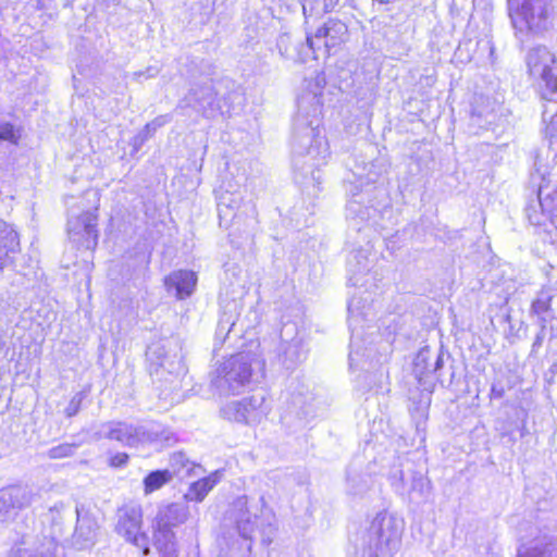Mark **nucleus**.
Wrapping results in <instances>:
<instances>
[{
	"instance_id": "49530a36",
	"label": "nucleus",
	"mask_w": 557,
	"mask_h": 557,
	"mask_svg": "<svg viewBox=\"0 0 557 557\" xmlns=\"http://www.w3.org/2000/svg\"><path fill=\"white\" fill-rule=\"evenodd\" d=\"M85 397H86V394L84 392H78L72 397L69 405L64 409V413L67 418H72L78 413V411L81 410L82 403L85 399Z\"/></svg>"
},
{
	"instance_id": "e2e57ef3",
	"label": "nucleus",
	"mask_w": 557,
	"mask_h": 557,
	"mask_svg": "<svg viewBox=\"0 0 557 557\" xmlns=\"http://www.w3.org/2000/svg\"><path fill=\"white\" fill-rule=\"evenodd\" d=\"M549 372L555 375L557 373V362L553 363L549 368Z\"/></svg>"
},
{
	"instance_id": "9d476101",
	"label": "nucleus",
	"mask_w": 557,
	"mask_h": 557,
	"mask_svg": "<svg viewBox=\"0 0 557 557\" xmlns=\"http://www.w3.org/2000/svg\"><path fill=\"white\" fill-rule=\"evenodd\" d=\"M281 343L277 348L278 362L287 370L295 369L307 357L304 339L298 336V326L295 322L283 324L280 334Z\"/></svg>"
},
{
	"instance_id": "79ce46f5",
	"label": "nucleus",
	"mask_w": 557,
	"mask_h": 557,
	"mask_svg": "<svg viewBox=\"0 0 557 557\" xmlns=\"http://www.w3.org/2000/svg\"><path fill=\"white\" fill-rule=\"evenodd\" d=\"M21 139V129L11 122L0 123V141L17 145Z\"/></svg>"
},
{
	"instance_id": "864d4df0",
	"label": "nucleus",
	"mask_w": 557,
	"mask_h": 557,
	"mask_svg": "<svg viewBox=\"0 0 557 557\" xmlns=\"http://www.w3.org/2000/svg\"><path fill=\"white\" fill-rule=\"evenodd\" d=\"M245 36L247 37L246 44L247 45H253V41L259 38V29L253 26H247L245 28Z\"/></svg>"
},
{
	"instance_id": "39448f33",
	"label": "nucleus",
	"mask_w": 557,
	"mask_h": 557,
	"mask_svg": "<svg viewBox=\"0 0 557 557\" xmlns=\"http://www.w3.org/2000/svg\"><path fill=\"white\" fill-rule=\"evenodd\" d=\"M261 362L250 352H239L226 359L216 370L212 385L221 396L239 394L251 381Z\"/></svg>"
},
{
	"instance_id": "bb28decb",
	"label": "nucleus",
	"mask_w": 557,
	"mask_h": 557,
	"mask_svg": "<svg viewBox=\"0 0 557 557\" xmlns=\"http://www.w3.org/2000/svg\"><path fill=\"white\" fill-rule=\"evenodd\" d=\"M326 38V42L332 49L346 41L348 37V28L346 24L339 20L330 18L321 27L318 28V40L322 37Z\"/></svg>"
},
{
	"instance_id": "bf43d9fd",
	"label": "nucleus",
	"mask_w": 557,
	"mask_h": 557,
	"mask_svg": "<svg viewBox=\"0 0 557 557\" xmlns=\"http://www.w3.org/2000/svg\"><path fill=\"white\" fill-rule=\"evenodd\" d=\"M64 508V505L62 503L60 504H55L51 509H50V512L52 515V520L54 521L55 517H54V512H60L61 509Z\"/></svg>"
},
{
	"instance_id": "dca6fc26",
	"label": "nucleus",
	"mask_w": 557,
	"mask_h": 557,
	"mask_svg": "<svg viewBox=\"0 0 557 557\" xmlns=\"http://www.w3.org/2000/svg\"><path fill=\"white\" fill-rule=\"evenodd\" d=\"M53 537L25 534L10 550L9 557H58Z\"/></svg>"
},
{
	"instance_id": "1a4fd4ad",
	"label": "nucleus",
	"mask_w": 557,
	"mask_h": 557,
	"mask_svg": "<svg viewBox=\"0 0 557 557\" xmlns=\"http://www.w3.org/2000/svg\"><path fill=\"white\" fill-rule=\"evenodd\" d=\"M143 511L140 506H124L117 511L115 531L127 542L140 548L144 556L150 554L149 537L141 530Z\"/></svg>"
},
{
	"instance_id": "f8f14e48",
	"label": "nucleus",
	"mask_w": 557,
	"mask_h": 557,
	"mask_svg": "<svg viewBox=\"0 0 557 557\" xmlns=\"http://www.w3.org/2000/svg\"><path fill=\"white\" fill-rule=\"evenodd\" d=\"M37 494L27 485H11L0 490V523L7 522L17 510L33 504Z\"/></svg>"
},
{
	"instance_id": "a878e982",
	"label": "nucleus",
	"mask_w": 557,
	"mask_h": 557,
	"mask_svg": "<svg viewBox=\"0 0 557 557\" xmlns=\"http://www.w3.org/2000/svg\"><path fill=\"white\" fill-rule=\"evenodd\" d=\"M176 441L177 437L175 433L158 422L143 424V445L159 444L162 446H171Z\"/></svg>"
},
{
	"instance_id": "4d7b16f0",
	"label": "nucleus",
	"mask_w": 557,
	"mask_h": 557,
	"mask_svg": "<svg viewBox=\"0 0 557 557\" xmlns=\"http://www.w3.org/2000/svg\"><path fill=\"white\" fill-rule=\"evenodd\" d=\"M505 391L503 386L492 385L491 395L494 398L500 399L504 397Z\"/></svg>"
},
{
	"instance_id": "4468645a",
	"label": "nucleus",
	"mask_w": 557,
	"mask_h": 557,
	"mask_svg": "<svg viewBox=\"0 0 557 557\" xmlns=\"http://www.w3.org/2000/svg\"><path fill=\"white\" fill-rule=\"evenodd\" d=\"M67 232L73 242L85 249L94 250L98 245L97 215L90 211L71 218L67 221Z\"/></svg>"
},
{
	"instance_id": "052dcab7",
	"label": "nucleus",
	"mask_w": 557,
	"mask_h": 557,
	"mask_svg": "<svg viewBox=\"0 0 557 557\" xmlns=\"http://www.w3.org/2000/svg\"><path fill=\"white\" fill-rule=\"evenodd\" d=\"M518 430H519V433H520V437H524L527 434H529V430L525 425V422H522L519 426H518Z\"/></svg>"
},
{
	"instance_id": "aec40b11",
	"label": "nucleus",
	"mask_w": 557,
	"mask_h": 557,
	"mask_svg": "<svg viewBox=\"0 0 557 557\" xmlns=\"http://www.w3.org/2000/svg\"><path fill=\"white\" fill-rule=\"evenodd\" d=\"M188 517L189 508L186 503H171L159 506L152 524L173 530L185 523Z\"/></svg>"
},
{
	"instance_id": "72a5a7b5",
	"label": "nucleus",
	"mask_w": 557,
	"mask_h": 557,
	"mask_svg": "<svg viewBox=\"0 0 557 557\" xmlns=\"http://www.w3.org/2000/svg\"><path fill=\"white\" fill-rule=\"evenodd\" d=\"M188 74L191 79L203 78V81L214 79L216 74L215 64L209 59H194L189 63Z\"/></svg>"
},
{
	"instance_id": "6ab92c4d",
	"label": "nucleus",
	"mask_w": 557,
	"mask_h": 557,
	"mask_svg": "<svg viewBox=\"0 0 557 557\" xmlns=\"http://www.w3.org/2000/svg\"><path fill=\"white\" fill-rule=\"evenodd\" d=\"M230 515L235 522L238 534L243 539L251 540L256 529L257 513L250 511L246 495L239 496L233 502Z\"/></svg>"
},
{
	"instance_id": "de8ad7c7",
	"label": "nucleus",
	"mask_w": 557,
	"mask_h": 557,
	"mask_svg": "<svg viewBox=\"0 0 557 557\" xmlns=\"http://www.w3.org/2000/svg\"><path fill=\"white\" fill-rule=\"evenodd\" d=\"M52 2V0H28L26 9L28 12L50 11L53 9Z\"/></svg>"
},
{
	"instance_id": "4c0bfd02",
	"label": "nucleus",
	"mask_w": 557,
	"mask_h": 557,
	"mask_svg": "<svg viewBox=\"0 0 557 557\" xmlns=\"http://www.w3.org/2000/svg\"><path fill=\"white\" fill-rule=\"evenodd\" d=\"M349 272L355 276L358 274L366 273L370 270V261L367 256V251L362 249L354 250L347 261Z\"/></svg>"
},
{
	"instance_id": "423d86ee",
	"label": "nucleus",
	"mask_w": 557,
	"mask_h": 557,
	"mask_svg": "<svg viewBox=\"0 0 557 557\" xmlns=\"http://www.w3.org/2000/svg\"><path fill=\"white\" fill-rule=\"evenodd\" d=\"M146 355L150 362V374L160 381L177 379L187 371L182 354V343L176 336L151 344Z\"/></svg>"
},
{
	"instance_id": "b1692460",
	"label": "nucleus",
	"mask_w": 557,
	"mask_h": 557,
	"mask_svg": "<svg viewBox=\"0 0 557 557\" xmlns=\"http://www.w3.org/2000/svg\"><path fill=\"white\" fill-rule=\"evenodd\" d=\"M362 196L355 194L352 199L346 206V219L349 227L356 232H361L368 227V222L375 212L373 207L362 205Z\"/></svg>"
},
{
	"instance_id": "338daca9",
	"label": "nucleus",
	"mask_w": 557,
	"mask_h": 557,
	"mask_svg": "<svg viewBox=\"0 0 557 557\" xmlns=\"http://www.w3.org/2000/svg\"><path fill=\"white\" fill-rule=\"evenodd\" d=\"M349 282H351L352 285H357L358 284V280L354 281V276L349 277Z\"/></svg>"
},
{
	"instance_id": "680f3d73",
	"label": "nucleus",
	"mask_w": 557,
	"mask_h": 557,
	"mask_svg": "<svg viewBox=\"0 0 557 557\" xmlns=\"http://www.w3.org/2000/svg\"><path fill=\"white\" fill-rule=\"evenodd\" d=\"M329 12L333 11L339 3V0H325Z\"/></svg>"
},
{
	"instance_id": "473e14b6",
	"label": "nucleus",
	"mask_w": 557,
	"mask_h": 557,
	"mask_svg": "<svg viewBox=\"0 0 557 557\" xmlns=\"http://www.w3.org/2000/svg\"><path fill=\"white\" fill-rule=\"evenodd\" d=\"M301 41H294L287 33L281 34L276 39V48L282 58L301 62Z\"/></svg>"
},
{
	"instance_id": "0eeeda50",
	"label": "nucleus",
	"mask_w": 557,
	"mask_h": 557,
	"mask_svg": "<svg viewBox=\"0 0 557 557\" xmlns=\"http://www.w3.org/2000/svg\"><path fill=\"white\" fill-rule=\"evenodd\" d=\"M524 62L528 74L539 82L542 97L557 101V55L546 46L537 45L528 50Z\"/></svg>"
},
{
	"instance_id": "09e8293b",
	"label": "nucleus",
	"mask_w": 557,
	"mask_h": 557,
	"mask_svg": "<svg viewBox=\"0 0 557 557\" xmlns=\"http://www.w3.org/2000/svg\"><path fill=\"white\" fill-rule=\"evenodd\" d=\"M444 351L440 349L437 354H433L435 360L432 362V375L435 381H438L442 385H444V382L441 380L440 370L444 366Z\"/></svg>"
},
{
	"instance_id": "a19ab883",
	"label": "nucleus",
	"mask_w": 557,
	"mask_h": 557,
	"mask_svg": "<svg viewBox=\"0 0 557 557\" xmlns=\"http://www.w3.org/2000/svg\"><path fill=\"white\" fill-rule=\"evenodd\" d=\"M543 198L544 210H547L549 220L552 224H554L556 227L555 243L557 244V187L554 190L546 194L543 191Z\"/></svg>"
},
{
	"instance_id": "7c9ffc66",
	"label": "nucleus",
	"mask_w": 557,
	"mask_h": 557,
	"mask_svg": "<svg viewBox=\"0 0 557 557\" xmlns=\"http://www.w3.org/2000/svg\"><path fill=\"white\" fill-rule=\"evenodd\" d=\"M524 213L532 225H543L549 219L547 210H544L543 187H540L537 195L528 201Z\"/></svg>"
},
{
	"instance_id": "a211bd4d",
	"label": "nucleus",
	"mask_w": 557,
	"mask_h": 557,
	"mask_svg": "<svg viewBox=\"0 0 557 557\" xmlns=\"http://www.w3.org/2000/svg\"><path fill=\"white\" fill-rule=\"evenodd\" d=\"M516 557H557V540L547 530H539L529 544L518 549Z\"/></svg>"
},
{
	"instance_id": "9b49d317",
	"label": "nucleus",
	"mask_w": 557,
	"mask_h": 557,
	"mask_svg": "<svg viewBox=\"0 0 557 557\" xmlns=\"http://www.w3.org/2000/svg\"><path fill=\"white\" fill-rule=\"evenodd\" d=\"M223 416L236 422L247 424L258 423L267 416L265 396L263 393H256L238 401H231L222 409Z\"/></svg>"
},
{
	"instance_id": "cd10ccee",
	"label": "nucleus",
	"mask_w": 557,
	"mask_h": 557,
	"mask_svg": "<svg viewBox=\"0 0 557 557\" xmlns=\"http://www.w3.org/2000/svg\"><path fill=\"white\" fill-rule=\"evenodd\" d=\"M318 30L313 35H307L306 42L300 46L301 62L305 63L309 59H319L320 53L327 57L332 53V48L323 36L318 40Z\"/></svg>"
},
{
	"instance_id": "5701e85b",
	"label": "nucleus",
	"mask_w": 557,
	"mask_h": 557,
	"mask_svg": "<svg viewBox=\"0 0 557 557\" xmlns=\"http://www.w3.org/2000/svg\"><path fill=\"white\" fill-rule=\"evenodd\" d=\"M237 319L236 304H228L222 311L216 325L215 348L222 346L232 335L236 338L242 336L243 327L237 329Z\"/></svg>"
},
{
	"instance_id": "e433bc0d",
	"label": "nucleus",
	"mask_w": 557,
	"mask_h": 557,
	"mask_svg": "<svg viewBox=\"0 0 557 557\" xmlns=\"http://www.w3.org/2000/svg\"><path fill=\"white\" fill-rule=\"evenodd\" d=\"M214 481L210 478L200 479L194 482L188 492L185 494V498L187 500L202 502L206 495L212 490L214 486Z\"/></svg>"
},
{
	"instance_id": "ddd939ff",
	"label": "nucleus",
	"mask_w": 557,
	"mask_h": 557,
	"mask_svg": "<svg viewBox=\"0 0 557 557\" xmlns=\"http://www.w3.org/2000/svg\"><path fill=\"white\" fill-rule=\"evenodd\" d=\"M531 314L537 317V323L549 327V339L557 337V290L553 287H543L533 299Z\"/></svg>"
},
{
	"instance_id": "8fccbe9b",
	"label": "nucleus",
	"mask_w": 557,
	"mask_h": 557,
	"mask_svg": "<svg viewBox=\"0 0 557 557\" xmlns=\"http://www.w3.org/2000/svg\"><path fill=\"white\" fill-rule=\"evenodd\" d=\"M152 129L147 131V124L145 127L133 138L132 145L135 150H138L153 135Z\"/></svg>"
},
{
	"instance_id": "6e6d98bb",
	"label": "nucleus",
	"mask_w": 557,
	"mask_h": 557,
	"mask_svg": "<svg viewBox=\"0 0 557 557\" xmlns=\"http://www.w3.org/2000/svg\"><path fill=\"white\" fill-rule=\"evenodd\" d=\"M547 131L552 137H557V112L553 116L550 124L547 127Z\"/></svg>"
},
{
	"instance_id": "393cba45",
	"label": "nucleus",
	"mask_w": 557,
	"mask_h": 557,
	"mask_svg": "<svg viewBox=\"0 0 557 557\" xmlns=\"http://www.w3.org/2000/svg\"><path fill=\"white\" fill-rule=\"evenodd\" d=\"M152 542L161 557H178L176 535L173 530L152 524Z\"/></svg>"
},
{
	"instance_id": "c756f323",
	"label": "nucleus",
	"mask_w": 557,
	"mask_h": 557,
	"mask_svg": "<svg viewBox=\"0 0 557 557\" xmlns=\"http://www.w3.org/2000/svg\"><path fill=\"white\" fill-rule=\"evenodd\" d=\"M216 207L220 220H230L235 216V210L240 207L242 196L228 190H221L216 196Z\"/></svg>"
},
{
	"instance_id": "69168bd1",
	"label": "nucleus",
	"mask_w": 557,
	"mask_h": 557,
	"mask_svg": "<svg viewBox=\"0 0 557 557\" xmlns=\"http://www.w3.org/2000/svg\"><path fill=\"white\" fill-rule=\"evenodd\" d=\"M259 503L261 506H264L265 505V500H264V497L263 496H260L259 497Z\"/></svg>"
},
{
	"instance_id": "7ed1b4c3",
	"label": "nucleus",
	"mask_w": 557,
	"mask_h": 557,
	"mask_svg": "<svg viewBox=\"0 0 557 557\" xmlns=\"http://www.w3.org/2000/svg\"><path fill=\"white\" fill-rule=\"evenodd\" d=\"M507 11L515 37L522 46L548 32L553 0H507Z\"/></svg>"
},
{
	"instance_id": "20e7f679",
	"label": "nucleus",
	"mask_w": 557,
	"mask_h": 557,
	"mask_svg": "<svg viewBox=\"0 0 557 557\" xmlns=\"http://www.w3.org/2000/svg\"><path fill=\"white\" fill-rule=\"evenodd\" d=\"M404 522L387 512L371 521L363 537L366 557H393L400 548Z\"/></svg>"
},
{
	"instance_id": "774afa93",
	"label": "nucleus",
	"mask_w": 557,
	"mask_h": 557,
	"mask_svg": "<svg viewBox=\"0 0 557 557\" xmlns=\"http://www.w3.org/2000/svg\"><path fill=\"white\" fill-rule=\"evenodd\" d=\"M3 348H4V345L3 343L0 341V356L2 355L3 352Z\"/></svg>"
},
{
	"instance_id": "c85d7f7f",
	"label": "nucleus",
	"mask_w": 557,
	"mask_h": 557,
	"mask_svg": "<svg viewBox=\"0 0 557 557\" xmlns=\"http://www.w3.org/2000/svg\"><path fill=\"white\" fill-rule=\"evenodd\" d=\"M433 352L429 346L421 348L413 360V373L421 385H426L432 375Z\"/></svg>"
},
{
	"instance_id": "ea45409f",
	"label": "nucleus",
	"mask_w": 557,
	"mask_h": 557,
	"mask_svg": "<svg viewBox=\"0 0 557 557\" xmlns=\"http://www.w3.org/2000/svg\"><path fill=\"white\" fill-rule=\"evenodd\" d=\"M430 491V482L426 478H424L419 472H413L411 474V483L410 487H406V493L412 494L416 493L421 497H425Z\"/></svg>"
},
{
	"instance_id": "3c124183",
	"label": "nucleus",
	"mask_w": 557,
	"mask_h": 557,
	"mask_svg": "<svg viewBox=\"0 0 557 557\" xmlns=\"http://www.w3.org/2000/svg\"><path fill=\"white\" fill-rule=\"evenodd\" d=\"M129 456L126 453H116L110 458L109 465L113 468L125 467L128 462Z\"/></svg>"
},
{
	"instance_id": "4be33fe9",
	"label": "nucleus",
	"mask_w": 557,
	"mask_h": 557,
	"mask_svg": "<svg viewBox=\"0 0 557 557\" xmlns=\"http://www.w3.org/2000/svg\"><path fill=\"white\" fill-rule=\"evenodd\" d=\"M197 285V275L189 270H177L164 278V286L169 293L174 292L178 300H184L193 295Z\"/></svg>"
},
{
	"instance_id": "13d9d810",
	"label": "nucleus",
	"mask_w": 557,
	"mask_h": 557,
	"mask_svg": "<svg viewBox=\"0 0 557 557\" xmlns=\"http://www.w3.org/2000/svg\"><path fill=\"white\" fill-rule=\"evenodd\" d=\"M500 436H502L503 438H507V440H508L507 442H508L511 446H512V445L516 443V441H517V440H516V437H515V435H513V432H512L511 430L503 431V432L500 433Z\"/></svg>"
},
{
	"instance_id": "6e6552de",
	"label": "nucleus",
	"mask_w": 557,
	"mask_h": 557,
	"mask_svg": "<svg viewBox=\"0 0 557 557\" xmlns=\"http://www.w3.org/2000/svg\"><path fill=\"white\" fill-rule=\"evenodd\" d=\"M504 121L503 107L496 100L475 96L471 102L468 129L473 135L484 131L495 132Z\"/></svg>"
},
{
	"instance_id": "37998d69",
	"label": "nucleus",
	"mask_w": 557,
	"mask_h": 557,
	"mask_svg": "<svg viewBox=\"0 0 557 557\" xmlns=\"http://www.w3.org/2000/svg\"><path fill=\"white\" fill-rule=\"evenodd\" d=\"M305 16H320L329 12L325 0H302Z\"/></svg>"
},
{
	"instance_id": "c03bdc74",
	"label": "nucleus",
	"mask_w": 557,
	"mask_h": 557,
	"mask_svg": "<svg viewBox=\"0 0 557 557\" xmlns=\"http://www.w3.org/2000/svg\"><path fill=\"white\" fill-rule=\"evenodd\" d=\"M401 466H403L401 463H399L398 466H394L391 469L388 479H389L391 485L393 486L395 492L403 495L406 493V484H405V474H404V470H403Z\"/></svg>"
},
{
	"instance_id": "5fc2aeb1",
	"label": "nucleus",
	"mask_w": 557,
	"mask_h": 557,
	"mask_svg": "<svg viewBox=\"0 0 557 557\" xmlns=\"http://www.w3.org/2000/svg\"><path fill=\"white\" fill-rule=\"evenodd\" d=\"M163 124H164L163 117L159 116V117L154 119L153 121L147 123V131L152 129V132H156Z\"/></svg>"
},
{
	"instance_id": "2f4dec72",
	"label": "nucleus",
	"mask_w": 557,
	"mask_h": 557,
	"mask_svg": "<svg viewBox=\"0 0 557 557\" xmlns=\"http://www.w3.org/2000/svg\"><path fill=\"white\" fill-rule=\"evenodd\" d=\"M373 479L368 473H360L352 468L347 471V491L355 496H362L372 485Z\"/></svg>"
},
{
	"instance_id": "603ef678",
	"label": "nucleus",
	"mask_w": 557,
	"mask_h": 557,
	"mask_svg": "<svg viewBox=\"0 0 557 557\" xmlns=\"http://www.w3.org/2000/svg\"><path fill=\"white\" fill-rule=\"evenodd\" d=\"M540 331L537 332L534 342L532 344V350L536 351L542 345L546 337L547 330L549 331V327H544L543 323H539Z\"/></svg>"
},
{
	"instance_id": "f3484780",
	"label": "nucleus",
	"mask_w": 557,
	"mask_h": 557,
	"mask_svg": "<svg viewBox=\"0 0 557 557\" xmlns=\"http://www.w3.org/2000/svg\"><path fill=\"white\" fill-rule=\"evenodd\" d=\"M77 519L75 531L72 536L73 546L77 549H87L96 543L98 523L88 512H84L83 508L75 509Z\"/></svg>"
},
{
	"instance_id": "2eb2a0df",
	"label": "nucleus",
	"mask_w": 557,
	"mask_h": 557,
	"mask_svg": "<svg viewBox=\"0 0 557 557\" xmlns=\"http://www.w3.org/2000/svg\"><path fill=\"white\" fill-rule=\"evenodd\" d=\"M98 438L120 442L124 446L137 447L143 445V424H131L124 421H109L101 424L96 433Z\"/></svg>"
},
{
	"instance_id": "412c9836",
	"label": "nucleus",
	"mask_w": 557,
	"mask_h": 557,
	"mask_svg": "<svg viewBox=\"0 0 557 557\" xmlns=\"http://www.w3.org/2000/svg\"><path fill=\"white\" fill-rule=\"evenodd\" d=\"M20 253V239L12 225L0 219V272L11 265Z\"/></svg>"
},
{
	"instance_id": "58836bf2",
	"label": "nucleus",
	"mask_w": 557,
	"mask_h": 557,
	"mask_svg": "<svg viewBox=\"0 0 557 557\" xmlns=\"http://www.w3.org/2000/svg\"><path fill=\"white\" fill-rule=\"evenodd\" d=\"M409 412L412 421L416 424L418 431L424 430L426 420L429 418V401H420L418 404L413 403L409 407Z\"/></svg>"
},
{
	"instance_id": "0e129e2a",
	"label": "nucleus",
	"mask_w": 557,
	"mask_h": 557,
	"mask_svg": "<svg viewBox=\"0 0 557 557\" xmlns=\"http://www.w3.org/2000/svg\"><path fill=\"white\" fill-rule=\"evenodd\" d=\"M147 73H148V77H153L156 75L157 71L152 72V69H148Z\"/></svg>"
},
{
	"instance_id": "a18cd8bd",
	"label": "nucleus",
	"mask_w": 557,
	"mask_h": 557,
	"mask_svg": "<svg viewBox=\"0 0 557 557\" xmlns=\"http://www.w3.org/2000/svg\"><path fill=\"white\" fill-rule=\"evenodd\" d=\"M78 445L74 443H62L57 446L51 447L48 450V456L51 459H60L73 456L76 451Z\"/></svg>"
},
{
	"instance_id": "f257e3e1",
	"label": "nucleus",
	"mask_w": 557,
	"mask_h": 557,
	"mask_svg": "<svg viewBox=\"0 0 557 557\" xmlns=\"http://www.w3.org/2000/svg\"><path fill=\"white\" fill-rule=\"evenodd\" d=\"M321 111L322 103L315 94L302 95L294 120L293 166L313 183H320L319 168L330 157L329 144L320 131Z\"/></svg>"
},
{
	"instance_id": "c9c22d12",
	"label": "nucleus",
	"mask_w": 557,
	"mask_h": 557,
	"mask_svg": "<svg viewBox=\"0 0 557 557\" xmlns=\"http://www.w3.org/2000/svg\"><path fill=\"white\" fill-rule=\"evenodd\" d=\"M170 466L172 468L171 472L173 473V476L178 475L184 478L190 475L196 463L190 461L184 453L177 451L171 456Z\"/></svg>"
},
{
	"instance_id": "f03ea898",
	"label": "nucleus",
	"mask_w": 557,
	"mask_h": 557,
	"mask_svg": "<svg viewBox=\"0 0 557 557\" xmlns=\"http://www.w3.org/2000/svg\"><path fill=\"white\" fill-rule=\"evenodd\" d=\"M240 95L228 90L223 81L194 82L188 92L180 100L177 108H190L205 119L231 115L234 102Z\"/></svg>"
},
{
	"instance_id": "f704fd0d",
	"label": "nucleus",
	"mask_w": 557,
	"mask_h": 557,
	"mask_svg": "<svg viewBox=\"0 0 557 557\" xmlns=\"http://www.w3.org/2000/svg\"><path fill=\"white\" fill-rule=\"evenodd\" d=\"M173 479V473L171 470L162 469V470H153L150 471L144 478V492L145 494H151L152 492L161 488L163 485L169 483Z\"/></svg>"
}]
</instances>
